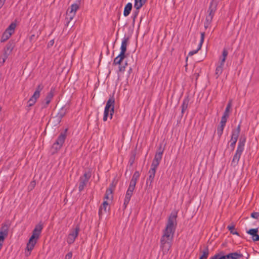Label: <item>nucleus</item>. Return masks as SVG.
Returning <instances> with one entry per match:
<instances>
[{"label": "nucleus", "instance_id": "obj_1", "mask_svg": "<svg viewBox=\"0 0 259 259\" xmlns=\"http://www.w3.org/2000/svg\"><path fill=\"white\" fill-rule=\"evenodd\" d=\"M177 212H172L168 217L160 241V247L164 254L167 253L171 247L174 234L177 225Z\"/></svg>", "mask_w": 259, "mask_h": 259}, {"label": "nucleus", "instance_id": "obj_2", "mask_svg": "<svg viewBox=\"0 0 259 259\" xmlns=\"http://www.w3.org/2000/svg\"><path fill=\"white\" fill-rule=\"evenodd\" d=\"M43 228V225L41 223L36 225L32 231V234L29 239L28 242L27 243L26 251L25 252V256H28L31 251L33 249L36 244L41 231Z\"/></svg>", "mask_w": 259, "mask_h": 259}, {"label": "nucleus", "instance_id": "obj_3", "mask_svg": "<svg viewBox=\"0 0 259 259\" xmlns=\"http://www.w3.org/2000/svg\"><path fill=\"white\" fill-rule=\"evenodd\" d=\"M245 142V137L241 136L239 140L237 150L231 162V165L233 166H236L238 163L242 153L244 149Z\"/></svg>", "mask_w": 259, "mask_h": 259}, {"label": "nucleus", "instance_id": "obj_4", "mask_svg": "<svg viewBox=\"0 0 259 259\" xmlns=\"http://www.w3.org/2000/svg\"><path fill=\"white\" fill-rule=\"evenodd\" d=\"M114 104L115 99L114 95H113L112 96H110L109 99L106 103L103 118L104 121H107L108 116L109 115H110V119L112 118V116L114 112Z\"/></svg>", "mask_w": 259, "mask_h": 259}, {"label": "nucleus", "instance_id": "obj_5", "mask_svg": "<svg viewBox=\"0 0 259 259\" xmlns=\"http://www.w3.org/2000/svg\"><path fill=\"white\" fill-rule=\"evenodd\" d=\"M92 176V172L90 170L85 171L83 175L79 178L78 181V190L81 192L87 186L90 179Z\"/></svg>", "mask_w": 259, "mask_h": 259}, {"label": "nucleus", "instance_id": "obj_6", "mask_svg": "<svg viewBox=\"0 0 259 259\" xmlns=\"http://www.w3.org/2000/svg\"><path fill=\"white\" fill-rule=\"evenodd\" d=\"M66 132L67 129H66L63 132L61 133L56 142L53 144L52 146L53 149L57 151L61 148L67 137Z\"/></svg>", "mask_w": 259, "mask_h": 259}, {"label": "nucleus", "instance_id": "obj_7", "mask_svg": "<svg viewBox=\"0 0 259 259\" xmlns=\"http://www.w3.org/2000/svg\"><path fill=\"white\" fill-rule=\"evenodd\" d=\"M241 131V125L239 124L236 129L233 130L232 131L231 138L230 140V147L232 150H234L236 143L237 141L239 135Z\"/></svg>", "mask_w": 259, "mask_h": 259}, {"label": "nucleus", "instance_id": "obj_8", "mask_svg": "<svg viewBox=\"0 0 259 259\" xmlns=\"http://www.w3.org/2000/svg\"><path fill=\"white\" fill-rule=\"evenodd\" d=\"M80 230L79 225H77L76 227L72 229L68 235L66 239V241L68 244H71L75 240V239L77 237L78 233Z\"/></svg>", "mask_w": 259, "mask_h": 259}, {"label": "nucleus", "instance_id": "obj_9", "mask_svg": "<svg viewBox=\"0 0 259 259\" xmlns=\"http://www.w3.org/2000/svg\"><path fill=\"white\" fill-rule=\"evenodd\" d=\"M218 2L217 0H211L207 10V16L213 18L217 9Z\"/></svg>", "mask_w": 259, "mask_h": 259}, {"label": "nucleus", "instance_id": "obj_10", "mask_svg": "<svg viewBox=\"0 0 259 259\" xmlns=\"http://www.w3.org/2000/svg\"><path fill=\"white\" fill-rule=\"evenodd\" d=\"M55 92V88H51L50 91L47 94L46 97L45 99V102L42 104V108H46L51 103Z\"/></svg>", "mask_w": 259, "mask_h": 259}, {"label": "nucleus", "instance_id": "obj_11", "mask_svg": "<svg viewBox=\"0 0 259 259\" xmlns=\"http://www.w3.org/2000/svg\"><path fill=\"white\" fill-rule=\"evenodd\" d=\"M155 173L156 171L149 169L148 171L149 177L146 181L147 187H149V188H152V183L153 182L155 176Z\"/></svg>", "mask_w": 259, "mask_h": 259}, {"label": "nucleus", "instance_id": "obj_12", "mask_svg": "<svg viewBox=\"0 0 259 259\" xmlns=\"http://www.w3.org/2000/svg\"><path fill=\"white\" fill-rule=\"evenodd\" d=\"M246 232L252 236V239L253 241H257L259 240V235L257 234V228L255 229H250Z\"/></svg>", "mask_w": 259, "mask_h": 259}, {"label": "nucleus", "instance_id": "obj_13", "mask_svg": "<svg viewBox=\"0 0 259 259\" xmlns=\"http://www.w3.org/2000/svg\"><path fill=\"white\" fill-rule=\"evenodd\" d=\"M204 36H205V33L204 32H201V33L200 41V42H199V45L198 46L197 49L196 50H193L192 51H190L189 53V55L192 56V55L196 54L198 52V51L199 50L201 49L202 45V44L204 42Z\"/></svg>", "mask_w": 259, "mask_h": 259}, {"label": "nucleus", "instance_id": "obj_14", "mask_svg": "<svg viewBox=\"0 0 259 259\" xmlns=\"http://www.w3.org/2000/svg\"><path fill=\"white\" fill-rule=\"evenodd\" d=\"M133 194V192H129V191H126V194L125 196V198L124 199V202L123 204V209L125 210L127 207V204H128L131 197L132 196Z\"/></svg>", "mask_w": 259, "mask_h": 259}, {"label": "nucleus", "instance_id": "obj_15", "mask_svg": "<svg viewBox=\"0 0 259 259\" xmlns=\"http://www.w3.org/2000/svg\"><path fill=\"white\" fill-rule=\"evenodd\" d=\"M190 102V99L188 96L185 97L183 99L182 104L181 105V113L182 114H183L186 111L188 107L189 103Z\"/></svg>", "mask_w": 259, "mask_h": 259}, {"label": "nucleus", "instance_id": "obj_16", "mask_svg": "<svg viewBox=\"0 0 259 259\" xmlns=\"http://www.w3.org/2000/svg\"><path fill=\"white\" fill-rule=\"evenodd\" d=\"M9 227L6 224H2L0 230V236H2L4 239H5L8 235Z\"/></svg>", "mask_w": 259, "mask_h": 259}, {"label": "nucleus", "instance_id": "obj_17", "mask_svg": "<svg viewBox=\"0 0 259 259\" xmlns=\"http://www.w3.org/2000/svg\"><path fill=\"white\" fill-rule=\"evenodd\" d=\"M108 206V203L107 201H104L99 209L98 214L100 218H101L103 214L107 212V207Z\"/></svg>", "mask_w": 259, "mask_h": 259}, {"label": "nucleus", "instance_id": "obj_18", "mask_svg": "<svg viewBox=\"0 0 259 259\" xmlns=\"http://www.w3.org/2000/svg\"><path fill=\"white\" fill-rule=\"evenodd\" d=\"M129 37H124L121 42V45L120 47V51L123 52L126 51V47L129 41Z\"/></svg>", "mask_w": 259, "mask_h": 259}, {"label": "nucleus", "instance_id": "obj_19", "mask_svg": "<svg viewBox=\"0 0 259 259\" xmlns=\"http://www.w3.org/2000/svg\"><path fill=\"white\" fill-rule=\"evenodd\" d=\"M132 7H133V5L131 3H128L125 5V6L124 7V11H123V15L124 17H127V16L129 15V14H130L131 11L132 9Z\"/></svg>", "mask_w": 259, "mask_h": 259}, {"label": "nucleus", "instance_id": "obj_20", "mask_svg": "<svg viewBox=\"0 0 259 259\" xmlns=\"http://www.w3.org/2000/svg\"><path fill=\"white\" fill-rule=\"evenodd\" d=\"M15 47V44L13 41H9L4 49V51L9 54H11Z\"/></svg>", "mask_w": 259, "mask_h": 259}, {"label": "nucleus", "instance_id": "obj_21", "mask_svg": "<svg viewBox=\"0 0 259 259\" xmlns=\"http://www.w3.org/2000/svg\"><path fill=\"white\" fill-rule=\"evenodd\" d=\"M16 27V24L12 23L5 31L8 32L10 35H12L14 33Z\"/></svg>", "mask_w": 259, "mask_h": 259}, {"label": "nucleus", "instance_id": "obj_22", "mask_svg": "<svg viewBox=\"0 0 259 259\" xmlns=\"http://www.w3.org/2000/svg\"><path fill=\"white\" fill-rule=\"evenodd\" d=\"M44 85L42 83H40L39 84L36 88V90L35 91V92H34L33 93V95H34V97H37L38 98H39L40 97V92L43 90L44 89Z\"/></svg>", "mask_w": 259, "mask_h": 259}, {"label": "nucleus", "instance_id": "obj_23", "mask_svg": "<svg viewBox=\"0 0 259 259\" xmlns=\"http://www.w3.org/2000/svg\"><path fill=\"white\" fill-rule=\"evenodd\" d=\"M147 0H135L134 8H141L145 4Z\"/></svg>", "mask_w": 259, "mask_h": 259}, {"label": "nucleus", "instance_id": "obj_24", "mask_svg": "<svg viewBox=\"0 0 259 259\" xmlns=\"http://www.w3.org/2000/svg\"><path fill=\"white\" fill-rule=\"evenodd\" d=\"M39 98L37 97H34V95H33L29 99L28 101V105H27V107H32L35 104V103L36 102L37 99H38Z\"/></svg>", "mask_w": 259, "mask_h": 259}, {"label": "nucleus", "instance_id": "obj_25", "mask_svg": "<svg viewBox=\"0 0 259 259\" xmlns=\"http://www.w3.org/2000/svg\"><path fill=\"white\" fill-rule=\"evenodd\" d=\"M163 152V151L161 150V148L160 147L159 150L155 153L154 159L160 162L162 159Z\"/></svg>", "mask_w": 259, "mask_h": 259}, {"label": "nucleus", "instance_id": "obj_26", "mask_svg": "<svg viewBox=\"0 0 259 259\" xmlns=\"http://www.w3.org/2000/svg\"><path fill=\"white\" fill-rule=\"evenodd\" d=\"M79 9V5L77 4H73L70 6V10H68L67 12L69 13L74 14L75 15L76 11Z\"/></svg>", "mask_w": 259, "mask_h": 259}, {"label": "nucleus", "instance_id": "obj_27", "mask_svg": "<svg viewBox=\"0 0 259 259\" xmlns=\"http://www.w3.org/2000/svg\"><path fill=\"white\" fill-rule=\"evenodd\" d=\"M212 19L213 18L206 16L204 24L205 29H207L210 26Z\"/></svg>", "mask_w": 259, "mask_h": 259}, {"label": "nucleus", "instance_id": "obj_28", "mask_svg": "<svg viewBox=\"0 0 259 259\" xmlns=\"http://www.w3.org/2000/svg\"><path fill=\"white\" fill-rule=\"evenodd\" d=\"M225 126V125L220 124L217 127V133L219 138H221L223 133Z\"/></svg>", "mask_w": 259, "mask_h": 259}, {"label": "nucleus", "instance_id": "obj_29", "mask_svg": "<svg viewBox=\"0 0 259 259\" xmlns=\"http://www.w3.org/2000/svg\"><path fill=\"white\" fill-rule=\"evenodd\" d=\"M10 55V54L6 53V52L4 51L3 56L0 57V66H2L3 65V64L5 62L6 59L8 58V56Z\"/></svg>", "mask_w": 259, "mask_h": 259}, {"label": "nucleus", "instance_id": "obj_30", "mask_svg": "<svg viewBox=\"0 0 259 259\" xmlns=\"http://www.w3.org/2000/svg\"><path fill=\"white\" fill-rule=\"evenodd\" d=\"M113 191H112L110 189H107L106 190V193L104 196L105 199H112L113 198Z\"/></svg>", "mask_w": 259, "mask_h": 259}, {"label": "nucleus", "instance_id": "obj_31", "mask_svg": "<svg viewBox=\"0 0 259 259\" xmlns=\"http://www.w3.org/2000/svg\"><path fill=\"white\" fill-rule=\"evenodd\" d=\"M209 255V249L206 247L202 251V255L200 256L199 259H207Z\"/></svg>", "mask_w": 259, "mask_h": 259}, {"label": "nucleus", "instance_id": "obj_32", "mask_svg": "<svg viewBox=\"0 0 259 259\" xmlns=\"http://www.w3.org/2000/svg\"><path fill=\"white\" fill-rule=\"evenodd\" d=\"M134 8L135 9V10L134 11L133 14H132L133 23L134 24H135L136 19L137 18V17H138V16L139 15V13L140 12V9H141V8Z\"/></svg>", "mask_w": 259, "mask_h": 259}, {"label": "nucleus", "instance_id": "obj_33", "mask_svg": "<svg viewBox=\"0 0 259 259\" xmlns=\"http://www.w3.org/2000/svg\"><path fill=\"white\" fill-rule=\"evenodd\" d=\"M160 162L157 160H155L153 159L152 161V163L151 165L150 170L156 171V169L158 167Z\"/></svg>", "mask_w": 259, "mask_h": 259}, {"label": "nucleus", "instance_id": "obj_34", "mask_svg": "<svg viewBox=\"0 0 259 259\" xmlns=\"http://www.w3.org/2000/svg\"><path fill=\"white\" fill-rule=\"evenodd\" d=\"M66 110L64 108V107H62L59 111L57 115L59 116V117L62 119V118L66 115Z\"/></svg>", "mask_w": 259, "mask_h": 259}, {"label": "nucleus", "instance_id": "obj_35", "mask_svg": "<svg viewBox=\"0 0 259 259\" xmlns=\"http://www.w3.org/2000/svg\"><path fill=\"white\" fill-rule=\"evenodd\" d=\"M223 67L224 65L219 64L215 69V74L217 75V77H218L220 75H221L223 71Z\"/></svg>", "mask_w": 259, "mask_h": 259}, {"label": "nucleus", "instance_id": "obj_36", "mask_svg": "<svg viewBox=\"0 0 259 259\" xmlns=\"http://www.w3.org/2000/svg\"><path fill=\"white\" fill-rule=\"evenodd\" d=\"M232 259H239L243 257L242 254L237 252L230 253Z\"/></svg>", "mask_w": 259, "mask_h": 259}, {"label": "nucleus", "instance_id": "obj_37", "mask_svg": "<svg viewBox=\"0 0 259 259\" xmlns=\"http://www.w3.org/2000/svg\"><path fill=\"white\" fill-rule=\"evenodd\" d=\"M11 35H10L9 34V33H8V32L5 31L2 36L1 41V42L6 41L7 40H8L11 37Z\"/></svg>", "mask_w": 259, "mask_h": 259}, {"label": "nucleus", "instance_id": "obj_38", "mask_svg": "<svg viewBox=\"0 0 259 259\" xmlns=\"http://www.w3.org/2000/svg\"><path fill=\"white\" fill-rule=\"evenodd\" d=\"M227 229L230 231V233L232 234H235L239 236L238 233L235 230L234 225H229L227 226Z\"/></svg>", "mask_w": 259, "mask_h": 259}, {"label": "nucleus", "instance_id": "obj_39", "mask_svg": "<svg viewBox=\"0 0 259 259\" xmlns=\"http://www.w3.org/2000/svg\"><path fill=\"white\" fill-rule=\"evenodd\" d=\"M75 15L74 14L69 13L67 12V16L66 17L65 20L67 21V23L68 24L70 21L73 19Z\"/></svg>", "mask_w": 259, "mask_h": 259}, {"label": "nucleus", "instance_id": "obj_40", "mask_svg": "<svg viewBox=\"0 0 259 259\" xmlns=\"http://www.w3.org/2000/svg\"><path fill=\"white\" fill-rule=\"evenodd\" d=\"M229 116L223 114L221 120V122L220 123V124H223L226 125L227 119L229 117Z\"/></svg>", "mask_w": 259, "mask_h": 259}, {"label": "nucleus", "instance_id": "obj_41", "mask_svg": "<svg viewBox=\"0 0 259 259\" xmlns=\"http://www.w3.org/2000/svg\"><path fill=\"white\" fill-rule=\"evenodd\" d=\"M52 118L54 120V123L55 125H57V124H59L62 120V119L60 118L59 117V116H58L57 115L56 116H55L54 117H53Z\"/></svg>", "mask_w": 259, "mask_h": 259}, {"label": "nucleus", "instance_id": "obj_42", "mask_svg": "<svg viewBox=\"0 0 259 259\" xmlns=\"http://www.w3.org/2000/svg\"><path fill=\"white\" fill-rule=\"evenodd\" d=\"M123 61V60H122L121 59H120V58H119L118 56H117L114 59V61H113V64L115 65H121V63L122 62V61Z\"/></svg>", "mask_w": 259, "mask_h": 259}, {"label": "nucleus", "instance_id": "obj_43", "mask_svg": "<svg viewBox=\"0 0 259 259\" xmlns=\"http://www.w3.org/2000/svg\"><path fill=\"white\" fill-rule=\"evenodd\" d=\"M140 176V174L138 171H136L133 175L132 180L137 181Z\"/></svg>", "mask_w": 259, "mask_h": 259}, {"label": "nucleus", "instance_id": "obj_44", "mask_svg": "<svg viewBox=\"0 0 259 259\" xmlns=\"http://www.w3.org/2000/svg\"><path fill=\"white\" fill-rule=\"evenodd\" d=\"M116 182H115V180H114L112 182V183L110 184L109 187L108 188H107V189H110L112 190V191L113 192V191L114 190L115 188L116 187Z\"/></svg>", "mask_w": 259, "mask_h": 259}, {"label": "nucleus", "instance_id": "obj_45", "mask_svg": "<svg viewBox=\"0 0 259 259\" xmlns=\"http://www.w3.org/2000/svg\"><path fill=\"white\" fill-rule=\"evenodd\" d=\"M127 65V63L126 62L124 65H120L118 67V71L121 72H123L125 69V66Z\"/></svg>", "mask_w": 259, "mask_h": 259}, {"label": "nucleus", "instance_id": "obj_46", "mask_svg": "<svg viewBox=\"0 0 259 259\" xmlns=\"http://www.w3.org/2000/svg\"><path fill=\"white\" fill-rule=\"evenodd\" d=\"M251 217L257 219L259 217V212H253L251 213Z\"/></svg>", "mask_w": 259, "mask_h": 259}, {"label": "nucleus", "instance_id": "obj_47", "mask_svg": "<svg viewBox=\"0 0 259 259\" xmlns=\"http://www.w3.org/2000/svg\"><path fill=\"white\" fill-rule=\"evenodd\" d=\"M117 56L122 60H123L125 57V52L120 51V54Z\"/></svg>", "mask_w": 259, "mask_h": 259}, {"label": "nucleus", "instance_id": "obj_48", "mask_svg": "<svg viewBox=\"0 0 259 259\" xmlns=\"http://www.w3.org/2000/svg\"><path fill=\"white\" fill-rule=\"evenodd\" d=\"M37 37H38V36H36L35 34H32L29 37L30 41L31 42H34L36 40V39H37Z\"/></svg>", "mask_w": 259, "mask_h": 259}, {"label": "nucleus", "instance_id": "obj_49", "mask_svg": "<svg viewBox=\"0 0 259 259\" xmlns=\"http://www.w3.org/2000/svg\"><path fill=\"white\" fill-rule=\"evenodd\" d=\"M228 54V52L226 49H224L222 52V56L223 57L226 59Z\"/></svg>", "mask_w": 259, "mask_h": 259}, {"label": "nucleus", "instance_id": "obj_50", "mask_svg": "<svg viewBox=\"0 0 259 259\" xmlns=\"http://www.w3.org/2000/svg\"><path fill=\"white\" fill-rule=\"evenodd\" d=\"M72 257V252H69L68 253H67L65 256V259H71Z\"/></svg>", "mask_w": 259, "mask_h": 259}, {"label": "nucleus", "instance_id": "obj_51", "mask_svg": "<svg viewBox=\"0 0 259 259\" xmlns=\"http://www.w3.org/2000/svg\"><path fill=\"white\" fill-rule=\"evenodd\" d=\"M218 253L220 254V259H226L225 255H224V252L223 251Z\"/></svg>", "mask_w": 259, "mask_h": 259}, {"label": "nucleus", "instance_id": "obj_52", "mask_svg": "<svg viewBox=\"0 0 259 259\" xmlns=\"http://www.w3.org/2000/svg\"><path fill=\"white\" fill-rule=\"evenodd\" d=\"M136 183H137V181L131 179V180L130 181V186H132L135 187Z\"/></svg>", "mask_w": 259, "mask_h": 259}, {"label": "nucleus", "instance_id": "obj_53", "mask_svg": "<svg viewBox=\"0 0 259 259\" xmlns=\"http://www.w3.org/2000/svg\"><path fill=\"white\" fill-rule=\"evenodd\" d=\"M230 109V108H229L228 107H226L223 114L229 116Z\"/></svg>", "mask_w": 259, "mask_h": 259}, {"label": "nucleus", "instance_id": "obj_54", "mask_svg": "<svg viewBox=\"0 0 259 259\" xmlns=\"http://www.w3.org/2000/svg\"><path fill=\"white\" fill-rule=\"evenodd\" d=\"M220 64H221V65H224V63H225V62L226 61V58L222 57L220 58Z\"/></svg>", "mask_w": 259, "mask_h": 259}, {"label": "nucleus", "instance_id": "obj_55", "mask_svg": "<svg viewBox=\"0 0 259 259\" xmlns=\"http://www.w3.org/2000/svg\"><path fill=\"white\" fill-rule=\"evenodd\" d=\"M209 259H220V254H215L214 256L211 257Z\"/></svg>", "mask_w": 259, "mask_h": 259}, {"label": "nucleus", "instance_id": "obj_56", "mask_svg": "<svg viewBox=\"0 0 259 259\" xmlns=\"http://www.w3.org/2000/svg\"><path fill=\"white\" fill-rule=\"evenodd\" d=\"M135 187L129 185L128 188L127 189V191H129V192L130 191L133 192L135 190Z\"/></svg>", "mask_w": 259, "mask_h": 259}, {"label": "nucleus", "instance_id": "obj_57", "mask_svg": "<svg viewBox=\"0 0 259 259\" xmlns=\"http://www.w3.org/2000/svg\"><path fill=\"white\" fill-rule=\"evenodd\" d=\"M6 0H0V9L4 5Z\"/></svg>", "mask_w": 259, "mask_h": 259}, {"label": "nucleus", "instance_id": "obj_58", "mask_svg": "<svg viewBox=\"0 0 259 259\" xmlns=\"http://www.w3.org/2000/svg\"><path fill=\"white\" fill-rule=\"evenodd\" d=\"M54 44V39H52L51 40L49 44H48V46H52Z\"/></svg>", "mask_w": 259, "mask_h": 259}, {"label": "nucleus", "instance_id": "obj_59", "mask_svg": "<svg viewBox=\"0 0 259 259\" xmlns=\"http://www.w3.org/2000/svg\"><path fill=\"white\" fill-rule=\"evenodd\" d=\"M225 258H226V259H232L230 253L225 255Z\"/></svg>", "mask_w": 259, "mask_h": 259}, {"label": "nucleus", "instance_id": "obj_60", "mask_svg": "<svg viewBox=\"0 0 259 259\" xmlns=\"http://www.w3.org/2000/svg\"><path fill=\"white\" fill-rule=\"evenodd\" d=\"M231 101H230L227 105V107H228L229 108H231Z\"/></svg>", "mask_w": 259, "mask_h": 259}, {"label": "nucleus", "instance_id": "obj_61", "mask_svg": "<svg viewBox=\"0 0 259 259\" xmlns=\"http://www.w3.org/2000/svg\"><path fill=\"white\" fill-rule=\"evenodd\" d=\"M5 239L3 238V237L2 236H0V243H3Z\"/></svg>", "mask_w": 259, "mask_h": 259}, {"label": "nucleus", "instance_id": "obj_62", "mask_svg": "<svg viewBox=\"0 0 259 259\" xmlns=\"http://www.w3.org/2000/svg\"><path fill=\"white\" fill-rule=\"evenodd\" d=\"M2 246H3V243H0V250L1 249V248L2 247Z\"/></svg>", "mask_w": 259, "mask_h": 259}, {"label": "nucleus", "instance_id": "obj_63", "mask_svg": "<svg viewBox=\"0 0 259 259\" xmlns=\"http://www.w3.org/2000/svg\"><path fill=\"white\" fill-rule=\"evenodd\" d=\"M2 111V108L0 107V112H1Z\"/></svg>", "mask_w": 259, "mask_h": 259}, {"label": "nucleus", "instance_id": "obj_64", "mask_svg": "<svg viewBox=\"0 0 259 259\" xmlns=\"http://www.w3.org/2000/svg\"><path fill=\"white\" fill-rule=\"evenodd\" d=\"M131 70H132V68H130V69L129 70V71H131Z\"/></svg>", "mask_w": 259, "mask_h": 259}]
</instances>
